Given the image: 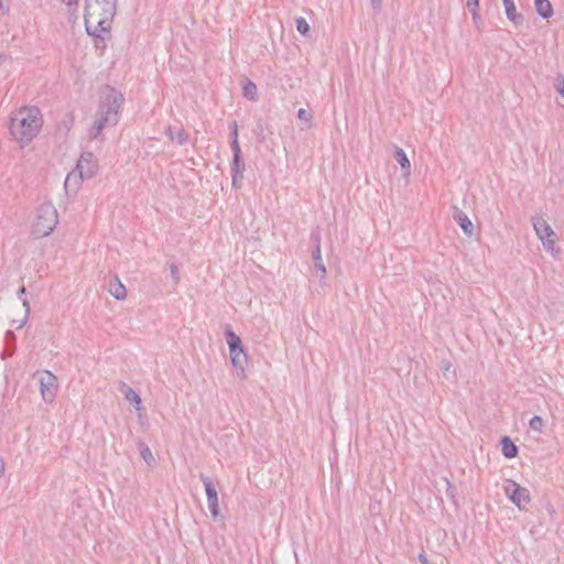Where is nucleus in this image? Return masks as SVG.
Returning a JSON list of instances; mask_svg holds the SVG:
<instances>
[{"instance_id": "nucleus-1", "label": "nucleus", "mask_w": 564, "mask_h": 564, "mask_svg": "<svg viewBox=\"0 0 564 564\" xmlns=\"http://www.w3.org/2000/svg\"><path fill=\"white\" fill-rule=\"evenodd\" d=\"M117 11V0H85L84 21L88 35L105 40Z\"/></svg>"}, {"instance_id": "nucleus-2", "label": "nucleus", "mask_w": 564, "mask_h": 564, "mask_svg": "<svg viewBox=\"0 0 564 564\" xmlns=\"http://www.w3.org/2000/svg\"><path fill=\"white\" fill-rule=\"evenodd\" d=\"M43 116L36 107H21L10 117V133L21 144H29L40 132Z\"/></svg>"}, {"instance_id": "nucleus-3", "label": "nucleus", "mask_w": 564, "mask_h": 564, "mask_svg": "<svg viewBox=\"0 0 564 564\" xmlns=\"http://www.w3.org/2000/svg\"><path fill=\"white\" fill-rule=\"evenodd\" d=\"M123 96L121 93L110 86L101 90L98 118L89 133L91 139H96L108 126H115L118 122L119 109L122 105Z\"/></svg>"}, {"instance_id": "nucleus-4", "label": "nucleus", "mask_w": 564, "mask_h": 564, "mask_svg": "<svg viewBox=\"0 0 564 564\" xmlns=\"http://www.w3.org/2000/svg\"><path fill=\"white\" fill-rule=\"evenodd\" d=\"M58 223V214L52 203L41 204L32 219L31 232L35 238L48 236Z\"/></svg>"}, {"instance_id": "nucleus-5", "label": "nucleus", "mask_w": 564, "mask_h": 564, "mask_svg": "<svg viewBox=\"0 0 564 564\" xmlns=\"http://www.w3.org/2000/svg\"><path fill=\"white\" fill-rule=\"evenodd\" d=\"M532 226L535 235L542 242L543 249L557 260L561 256V248L557 246V236L555 231L542 216L533 217Z\"/></svg>"}, {"instance_id": "nucleus-6", "label": "nucleus", "mask_w": 564, "mask_h": 564, "mask_svg": "<svg viewBox=\"0 0 564 564\" xmlns=\"http://www.w3.org/2000/svg\"><path fill=\"white\" fill-rule=\"evenodd\" d=\"M225 338L229 347L231 365L235 369L243 373L248 357L242 347L240 337L231 329L230 326H227L225 329Z\"/></svg>"}, {"instance_id": "nucleus-7", "label": "nucleus", "mask_w": 564, "mask_h": 564, "mask_svg": "<svg viewBox=\"0 0 564 564\" xmlns=\"http://www.w3.org/2000/svg\"><path fill=\"white\" fill-rule=\"evenodd\" d=\"M42 399L46 403H52L56 397L58 389V381L56 376L50 370H42L35 373Z\"/></svg>"}, {"instance_id": "nucleus-8", "label": "nucleus", "mask_w": 564, "mask_h": 564, "mask_svg": "<svg viewBox=\"0 0 564 564\" xmlns=\"http://www.w3.org/2000/svg\"><path fill=\"white\" fill-rule=\"evenodd\" d=\"M503 490L506 496L514 503L520 510L530 502L529 490L521 487L514 480L508 479L505 482Z\"/></svg>"}, {"instance_id": "nucleus-9", "label": "nucleus", "mask_w": 564, "mask_h": 564, "mask_svg": "<svg viewBox=\"0 0 564 564\" xmlns=\"http://www.w3.org/2000/svg\"><path fill=\"white\" fill-rule=\"evenodd\" d=\"M199 478L205 487L210 514L214 519H217L219 517V501L218 494L214 487L213 480L204 474H200Z\"/></svg>"}, {"instance_id": "nucleus-10", "label": "nucleus", "mask_w": 564, "mask_h": 564, "mask_svg": "<svg viewBox=\"0 0 564 564\" xmlns=\"http://www.w3.org/2000/svg\"><path fill=\"white\" fill-rule=\"evenodd\" d=\"M75 170L80 173V175L85 178H91L96 175L98 171V164L95 160L93 153L85 152L80 155L75 166Z\"/></svg>"}, {"instance_id": "nucleus-11", "label": "nucleus", "mask_w": 564, "mask_h": 564, "mask_svg": "<svg viewBox=\"0 0 564 564\" xmlns=\"http://www.w3.org/2000/svg\"><path fill=\"white\" fill-rule=\"evenodd\" d=\"M245 163L241 159V151H232V162L230 165V173L234 187H240L243 178Z\"/></svg>"}, {"instance_id": "nucleus-12", "label": "nucleus", "mask_w": 564, "mask_h": 564, "mask_svg": "<svg viewBox=\"0 0 564 564\" xmlns=\"http://www.w3.org/2000/svg\"><path fill=\"white\" fill-rule=\"evenodd\" d=\"M453 217L466 236H468V237L474 236V234H475L474 224L471 223V220L468 218V216L464 212L456 208L454 210Z\"/></svg>"}, {"instance_id": "nucleus-13", "label": "nucleus", "mask_w": 564, "mask_h": 564, "mask_svg": "<svg viewBox=\"0 0 564 564\" xmlns=\"http://www.w3.org/2000/svg\"><path fill=\"white\" fill-rule=\"evenodd\" d=\"M505 12L509 21H511L516 26L521 25L523 23V15L518 13L517 7L513 0H502Z\"/></svg>"}, {"instance_id": "nucleus-14", "label": "nucleus", "mask_w": 564, "mask_h": 564, "mask_svg": "<svg viewBox=\"0 0 564 564\" xmlns=\"http://www.w3.org/2000/svg\"><path fill=\"white\" fill-rule=\"evenodd\" d=\"M85 178L75 169L65 178L64 187L67 193H76Z\"/></svg>"}, {"instance_id": "nucleus-15", "label": "nucleus", "mask_w": 564, "mask_h": 564, "mask_svg": "<svg viewBox=\"0 0 564 564\" xmlns=\"http://www.w3.org/2000/svg\"><path fill=\"white\" fill-rule=\"evenodd\" d=\"M394 158L401 166L403 176L408 177L411 174V163L406 156V153L401 148L395 147Z\"/></svg>"}, {"instance_id": "nucleus-16", "label": "nucleus", "mask_w": 564, "mask_h": 564, "mask_svg": "<svg viewBox=\"0 0 564 564\" xmlns=\"http://www.w3.org/2000/svg\"><path fill=\"white\" fill-rule=\"evenodd\" d=\"M122 393L127 401H129L137 411H141V398L140 395L129 386L123 384L122 386Z\"/></svg>"}, {"instance_id": "nucleus-17", "label": "nucleus", "mask_w": 564, "mask_h": 564, "mask_svg": "<svg viewBox=\"0 0 564 564\" xmlns=\"http://www.w3.org/2000/svg\"><path fill=\"white\" fill-rule=\"evenodd\" d=\"M536 13L543 18L549 19L553 15V7L549 0H534Z\"/></svg>"}, {"instance_id": "nucleus-18", "label": "nucleus", "mask_w": 564, "mask_h": 564, "mask_svg": "<svg viewBox=\"0 0 564 564\" xmlns=\"http://www.w3.org/2000/svg\"><path fill=\"white\" fill-rule=\"evenodd\" d=\"M109 292L116 300H124L127 296L126 286L118 278L115 279L113 283H110Z\"/></svg>"}, {"instance_id": "nucleus-19", "label": "nucleus", "mask_w": 564, "mask_h": 564, "mask_svg": "<svg viewBox=\"0 0 564 564\" xmlns=\"http://www.w3.org/2000/svg\"><path fill=\"white\" fill-rule=\"evenodd\" d=\"M502 454L506 458H513L518 454V447L514 445V443L508 437L505 436L502 438Z\"/></svg>"}, {"instance_id": "nucleus-20", "label": "nucleus", "mask_w": 564, "mask_h": 564, "mask_svg": "<svg viewBox=\"0 0 564 564\" xmlns=\"http://www.w3.org/2000/svg\"><path fill=\"white\" fill-rule=\"evenodd\" d=\"M242 90H243V96L247 99H249V100H256L257 99L258 88H257V85L252 80L246 79L245 84H243V87H242Z\"/></svg>"}, {"instance_id": "nucleus-21", "label": "nucleus", "mask_w": 564, "mask_h": 564, "mask_svg": "<svg viewBox=\"0 0 564 564\" xmlns=\"http://www.w3.org/2000/svg\"><path fill=\"white\" fill-rule=\"evenodd\" d=\"M169 137L173 142H176L177 144H184L188 138L183 128H180L176 131H173L172 128H169Z\"/></svg>"}, {"instance_id": "nucleus-22", "label": "nucleus", "mask_w": 564, "mask_h": 564, "mask_svg": "<svg viewBox=\"0 0 564 564\" xmlns=\"http://www.w3.org/2000/svg\"><path fill=\"white\" fill-rule=\"evenodd\" d=\"M139 451L140 456L149 466H151L155 462L154 456L148 445H145L144 443H140Z\"/></svg>"}, {"instance_id": "nucleus-23", "label": "nucleus", "mask_w": 564, "mask_h": 564, "mask_svg": "<svg viewBox=\"0 0 564 564\" xmlns=\"http://www.w3.org/2000/svg\"><path fill=\"white\" fill-rule=\"evenodd\" d=\"M230 149L231 151H241L238 141V126L236 121L232 122V129L230 132Z\"/></svg>"}, {"instance_id": "nucleus-24", "label": "nucleus", "mask_w": 564, "mask_h": 564, "mask_svg": "<svg viewBox=\"0 0 564 564\" xmlns=\"http://www.w3.org/2000/svg\"><path fill=\"white\" fill-rule=\"evenodd\" d=\"M295 25H296V30L300 34H302L304 36L308 35L311 28H310V24L307 23V21L303 17L295 19Z\"/></svg>"}, {"instance_id": "nucleus-25", "label": "nucleus", "mask_w": 564, "mask_h": 564, "mask_svg": "<svg viewBox=\"0 0 564 564\" xmlns=\"http://www.w3.org/2000/svg\"><path fill=\"white\" fill-rule=\"evenodd\" d=\"M529 426H530V429L532 431L541 433L543 431V427H544V420L541 416H539V415H534L529 421Z\"/></svg>"}, {"instance_id": "nucleus-26", "label": "nucleus", "mask_w": 564, "mask_h": 564, "mask_svg": "<svg viewBox=\"0 0 564 564\" xmlns=\"http://www.w3.org/2000/svg\"><path fill=\"white\" fill-rule=\"evenodd\" d=\"M315 269L317 270V276L319 279L321 285H325L326 284L325 280H326V274H327L326 267L322 262V263L315 264Z\"/></svg>"}, {"instance_id": "nucleus-27", "label": "nucleus", "mask_w": 564, "mask_h": 564, "mask_svg": "<svg viewBox=\"0 0 564 564\" xmlns=\"http://www.w3.org/2000/svg\"><path fill=\"white\" fill-rule=\"evenodd\" d=\"M479 0H467V8L473 17H478Z\"/></svg>"}, {"instance_id": "nucleus-28", "label": "nucleus", "mask_w": 564, "mask_h": 564, "mask_svg": "<svg viewBox=\"0 0 564 564\" xmlns=\"http://www.w3.org/2000/svg\"><path fill=\"white\" fill-rule=\"evenodd\" d=\"M554 85L558 94L564 97V76L561 74L557 75Z\"/></svg>"}, {"instance_id": "nucleus-29", "label": "nucleus", "mask_w": 564, "mask_h": 564, "mask_svg": "<svg viewBox=\"0 0 564 564\" xmlns=\"http://www.w3.org/2000/svg\"><path fill=\"white\" fill-rule=\"evenodd\" d=\"M297 118L302 121L310 122L312 119V116L306 109L301 108L297 111Z\"/></svg>"}, {"instance_id": "nucleus-30", "label": "nucleus", "mask_w": 564, "mask_h": 564, "mask_svg": "<svg viewBox=\"0 0 564 564\" xmlns=\"http://www.w3.org/2000/svg\"><path fill=\"white\" fill-rule=\"evenodd\" d=\"M313 260H314V265L317 264V263H322L323 260H322V251H321V246H315L314 247V250H313Z\"/></svg>"}, {"instance_id": "nucleus-31", "label": "nucleus", "mask_w": 564, "mask_h": 564, "mask_svg": "<svg viewBox=\"0 0 564 564\" xmlns=\"http://www.w3.org/2000/svg\"><path fill=\"white\" fill-rule=\"evenodd\" d=\"M170 269H171V275H172L174 282L178 283V281H180V272H178L177 265L172 263Z\"/></svg>"}, {"instance_id": "nucleus-32", "label": "nucleus", "mask_w": 564, "mask_h": 564, "mask_svg": "<svg viewBox=\"0 0 564 564\" xmlns=\"http://www.w3.org/2000/svg\"><path fill=\"white\" fill-rule=\"evenodd\" d=\"M72 11H76L78 8V0H61Z\"/></svg>"}, {"instance_id": "nucleus-33", "label": "nucleus", "mask_w": 564, "mask_h": 564, "mask_svg": "<svg viewBox=\"0 0 564 564\" xmlns=\"http://www.w3.org/2000/svg\"><path fill=\"white\" fill-rule=\"evenodd\" d=\"M10 0H0V11L3 13V14H7L10 10Z\"/></svg>"}, {"instance_id": "nucleus-34", "label": "nucleus", "mask_w": 564, "mask_h": 564, "mask_svg": "<svg viewBox=\"0 0 564 564\" xmlns=\"http://www.w3.org/2000/svg\"><path fill=\"white\" fill-rule=\"evenodd\" d=\"M23 306L25 307V318L20 324V327H22L26 323V318H28V315L30 312V304H29L28 300H25V299L23 300Z\"/></svg>"}, {"instance_id": "nucleus-35", "label": "nucleus", "mask_w": 564, "mask_h": 564, "mask_svg": "<svg viewBox=\"0 0 564 564\" xmlns=\"http://www.w3.org/2000/svg\"><path fill=\"white\" fill-rule=\"evenodd\" d=\"M370 3L376 12L380 11L382 0H370Z\"/></svg>"}, {"instance_id": "nucleus-36", "label": "nucleus", "mask_w": 564, "mask_h": 564, "mask_svg": "<svg viewBox=\"0 0 564 564\" xmlns=\"http://www.w3.org/2000/svg\"><path fill=\"white\" fill-rule=\"evenodd\" d=\"M312 239L314 241V247L315 246H321V236L318 234L313 235Z\"/></svg>"}, {"instance_id": "nucleus-37", "label": "nucleus", "mask_w": 564, "mask_h": 564, "mask_svg": "<svg viewBox=\"0 0 564 564\" xmlns=\"http://www.w3.org/2000/svg\"><path fill=\"white\" fill-rule=\"evenodd\" d=\"M4 474V463H3V459L0 458V478L3 476Z\"/></svg>"}, {"instance_id": "nucleus-38", "label": "nucleus", "mask_w": 564, "mask_h": 564, "mask_svg": "<svg viewBox=\"0 0 564 564\" xmlns=\"http://www.w3.org/2000/svg\"><path fill=\"white\" fill-rule=\"evenodd\" d=\"M419 560H420V562H421L422 564H426V563H427V558H426V556H425L424 554H420V555H419Z\"/></svg>"}, {"instance_id": "nucleus-39", "label": "nucleus", "mask_w": 564, "mask_h": 564, "mask_svg": "<svg viewBox=\"0 0 564 564\" xmlns=\"http://www.w3.org/2000/svg\"><path fill=\"white\" fill-rule=\"evenodd\" d=\"M24 293H25V288H23V286H22V288L19 290V292H18L19 297L21 299V297H22V295H23Z\"/></svg>"}, {"instance_id": "nucleus-40", "label": "nucleus", "mask_w": 564, "mask_h": 564, "mask_svg": "<svg viewBox=\"0 0 564 564\" xmlns=\"http://www.w3.org/2000/svg\"><path fill=\"white\" fill-rule=\"evenodd\" d=\"M479 19V15L478 17H473V20L476 21Z\"/></svg>"}]
</instances>
